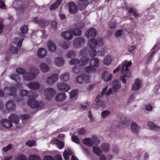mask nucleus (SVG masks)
Listing matches in <instances>:
<instances>
[{
  "label": "nucleus",
  "instance_id": "f257e3e1",
  "mask_svg": "<svg viewBox=\"0 0 160 160\" xmlns=\"http://www.w3.org/2000/svg\"><path fill=\"white\" fill-rule=\"evenodd\" d=\"M132 64L131 61H124L122 63L121 69V73L120 79L122 83L125 84L126 82V80L130 77L131 74L128 69V67Z\"/></svg>",
  "mask_w": 160,
  "mask_h": 160
},
{
  "label": "nucleus",
  "instance_id": "f03ea898",
  "mask_svg": "<svg viewBox=\"0 0 160 160\" xmlns=\"http://www.w3.org/2000/svg\"><path fill=\"white\" fill-rule=\"evenodd\" d=\"M23 39L22 38L20 39L18 38H15L13 42L10 47V50L11 53H17L18 50L20 48Z\"/></svg>",
  "mask_w": 160,
  "mask_h": 160
},
{
  "label": "nucleus",
  "instance_id": "7ed1b4c3",
  "mask_svg": "<svg viewBox=\"0 0 160 160\" xmlns=\"http://www.w3.org/2000/svg\"><path fill=\"white\" fill-rule=\"evenodd\" d=\"M30 73L23 75V79L29 81L34 79L36 76L39 73V70L34 68H31L29 69Z\"/></svg>",
  "mask_w": 160,
  "mask_h": 160
},
{
  "label": "nucleus",
  "instance_id": "20e7f679",
  "mask_svg": "<svg viewBox=\"0 0 160 160\" xmlns=\"http://www.w3.org/2000/svg\"><path fill=\"white\" fill-rule=\"evenodd\" d=\"M85 43V40L84 38L80 37L75 38L73 42L74 47L77 48H79L84 46Z\"/></svg>",
  "mask_w": 160,
  "mask_h": 160
},
{
  "label": "nucleus",
  "instance_id": "39448f33",
  "mask_svg": "<svg viewBox=\"0 0 160 160\" xmlns=\"http://www.w3.org/2000/svg\"><path fill=\"white\" fill-rule=\"evenodd\" d=\"M56 93V91L53 89L51 88H48L45 90L44 95L47 99L49 100L53 97Z\"/></svg>",
  "mask_w": 160,
  "mask_h": 160
},
{
  "label": "nucleus",
  "instance_id": "423d86ee",
  "mask_svg": "<svg viewBox=\"0 0 160 160\" xmlns=\"http://www.w3.org/2000/svg\"><path fill=\"white\" fill-rule=\"evenodd\" d=\"M4 92L7 95L14 96L16 94V90L13 87H6L4 88Z\"/></svg>",
  "mask_w": 160,
  "mask_h": 160
},
{
  "label": "nucleus",
  "instance_id": "0eeeda50",
  "mask_svg": "<svg viewBox=\"0 0 160 160\" xmlns=\"http://www.w3.org/2000/svg\"><path fill=\"white\" fill-rule=\"evenodd\" d=\"M97 34V32L95 29L91 28L87 30L86 33V37L89 39H92L95 38Z\"/></svg>",
  "mask_w": 160,
  "mask_h": 160
},
{
  "label": "nucleus",
  "instance_id": "6e6552de",
  "mask_svg": "<svg viewBox=\"0 0 160 160\" xmlns=\"http://www.w3.org/2000/svg\"><path fill=\"white\" fill-rule=\"evenodd\" d=\"M62 36L65 39L71 40L73 38V34L70 31V29L68 31H65L61 32Z\"/></svg>",
  "mask_w": 160,
  "mask_h": 160
},
{
  "label": "nucleus",
  "instance_id": "1a4fd4ad",
  "mask_svg": "<svg viewBox=\"0 0 160 160\" xmlns=\"http://www.w3.org/2000/svg\"><path fill=\"white\" fill-rule=\"evenodd\" d=\"M58 88L60 90L64 92L68 91L70 88V86L65 83H58L57 85Z\"/></svg>",
  "mask_w": 160,
  "mask_h": 160
},
{
  "label": "nucleus",
  "instance_id": "9d476101",
  "mask_svg": "<svg viewBox=\"0 0 160 160\" xmlns=\"http://www.w3.org/2000/svg\"><path fill=\"white\" fill-rule=\"evenodd\" d=\"M58 75L57 74H53L47 78L46 82L49 85L52 84L58 80Z\"/></svg>",
  "mask_w": 160,
  "mask_h": 160
},
{
  "label": "nucleus",
  "instance_id": "9b49d317",
  "mask_svg": "<svg viewBox=\"0 0 160 160\" xmlns=\"http://www.w3.org/2000/svg\"><path fill=\"white\" fill-rule=\"evenodd\" d=\"M28 105L32 108H36L39 106L38 102L34 99H30L27 102Z\"/></svg>",
  "mask_w": 160,
  "mask_h": 160
},
{
  "label": "nucleus",
  "instance_id": "f8f14e48",
  "mask_svg": "<svg viewBox=\"0 0 160 160\" xmlns=\"http://www.w3.org/2000/svg\"><path fill=\"white\" fill-rule=\"evenodd\" d=\"M68 9L69 12L71 13H75L78 10L77 6L72 2L68 3Z\"/></svg>",
  "mask_w": 160,
  "mask_h": 160
},
{
  "label": "nucleus",
  "instance_id": "ddd939ff",
  "mask_svg": "<svg viewBox=\"0 0 160 160\" xmlns=\"http://www.w3.org/2000/svg\"><path fill=\"white\" fill-rule=\"evenodd\" d=\"M65 62L64 59L61 57H56L54 60L55 64L59 67L63 66L65 63Z\"/></svg>",
  "mask_w": 160,
  "mask_h": 160
},
{
  "label": "nucleus",
  "instance_id": "4468645a",
  "mask_svg": "<svg viewBox=\"0 0 160 160\" xmlns=\"http://www.w3.org/2000/svg\"><path fill=\"white\" fill-rule=\"evenodd\" d=\"M35 22L38 23L42 27H45L49 24V22L45 20L40 19L38 17H35L33 19Z\"/></svg>",
  "mask_w": 160,
  "mask_h": 160
},
{
  "label": "nucleus",
  "instance_id": "2eb2a0df",
  "mask_svg": "<svg viewBox=\"0 0 160 160\" xmlns=\"http://www.w3.org/2000/svg\"><path fill=\"white\" fill-rule=\"evenodd\" d=\"M30 89L36 90L39 89L40 87V83L37 82H32L26 85Z\"/></svg>",
  "mask_w": 160,
  "mask_h": 160
},
{
  "label": "nucleus",
  "instance_id": "dca6fc26",
  "mask_svg": "<svg viewBox=\"0 0 160 160\" xmlns=\"http://www.w3.org/2000/svg\"><path fill=\"white\" fill-rule=\"evenodd\" d=\"M112 77V74L107 71L104 72L102 76V79L105 82L110 80Z\"/></svg>",
  "mask_w": 160,
  "mask_h": 160
},
{
  "label": "nucleus",
  "instance_id": "f3484780",
  "mask_svg": "<svg viewBox=\"0 0 160 160\" xmlns=\"http://www.w3.org/2000/svg\"><path fill=\"white\" fill-rule=\"evenodd\" d=\"M28 30V27L26 25L22 26L20 29V33L19 34V36L20 38L18 37L20 39L22 38L24 39V37L25 36V34L26 33Z\"/></svg>",
  "mask_w": 160,
  "mask_h": 160
},
{
  "label": "nucleus",
  "instance_id": "a211bd4d",
  "mask_svg": "<svg viewBox=\"0 0 160 160\" xmlns=\"http://www.w3.org/2000/svg\"><path fill=\"white\" fill-rule=\"evenodd\" d=\"M48 49L51 52H54L57 48L56 46L52 41H49L47 42Z\"/></svg>",
  "mask_w": 160,
  "mask_h": 160
},
{
  "label": "nucleus",
  "instance_id": "6ab92c4d",
  "mask_svg": "<svg viewBox=\"0 0 160 160\" xmlns=\"http://www.w3.org/2000/svg\"><path fill=\"white\" fill-rule=\"evenodd\" d=\"M66 97V96L65 93L60 92L57 95L55 98V99L56 101L60 102L64 100Z\"/></svg>",
  "mask_w": 160,
  "mask_h": 160
},
{
  "label": "nucleus",
  "instance_id": "aec40b11",
  "mask_svg": "<svg viewBox=\"0 0 160 160\" xmlns=\"http://www.w3.org/2000/svg\"><path fill=\"white\" fill-rule=\"evenodd\" d=\"M141 81L138 79H137L134 84L132 85V89L134 91L138 90L141 87Z\"/></svg>",
  "mask_w": 160,
  "mask_h": 160
},
{
  "label": "nucleus",
  "instance_id": "412c9836",
  "mask_svg": "<svg viewBox=\"0 0 160 160\" xmlns=\"http://www.w3.org/2000/svg\"><path fill=\"white\" fill-rule=\"evenodd\" d=\"M147 124L150 129L153 130H158L160 129V127L155 125L152 122L148 121L147 122Z\"/></svg>",
  "mask_w": 160,
  "mask_h": 160
},
{
  "label": "nucleus",
  "instance_id": "4be33fe9",
  "mask_svg": "<svg viewBox=\"0 0 160 160\" xmlns=\"http://www.w3.org/2000/svg\"><path fill=\"white\" fill-rule=\"evenodd\" d=\"M6 106L7 109L9 111H12L15 108V105L12 100H10L7 102Z\"/></svg>",
  "mask_w": 160,
  "mask_h": 160
},
{
  "label": "nucleus",
  "instance_id": "5701e85b",
  "mask_svg": "<svg viewBox=\"0 0 160 160\" xmlns=\"http://www.w3.org/2000/svg\"><path fill=\"white\" fill-rule=\"evenodd\" d=\"M73 152L70 148H68L67 150H65L63 152V156L64 158L66 160H68L69 158V155H72Z\"/></svg>",
  "mask_w": 160,
  "mask_h": 160
},
{
  "label": "nucleus",
  "instance_id": "b1692460",
  "mask_svg": "<svg viewBox=\"0 0 160 160\" xmlns=\"http://www.w3.org/2000/svg\"><path fill=\"white\" fill-rule=\"evenodd\" d=\"M90 65L94 68L98 67L99 65L98 59L96 58H93L90 60Z\"/></svg>",
  "mask_w": 160,
  "mask_h": 160
},
{
  "label": "nucleus",
  "instance_id": "393cba45",
  "mask_svg": "<svg viewBox=\"0 0 160 160\" xmlns=\"http://www.w3.org/2000/svg\"><path fill=\"white\" fill-rule=\"evenodd\" d=\"M9 119L14 123L18 124L19 121V118L16 114H12L9 117Z\"/></svg>",
  "mask_w": 160,
  "mask_h": 160
},
{
  "label": "nucleus",
  "instance_id": "a878e982",
  "mask_svg": "<svg viewBox=\"0 0 160 160\" xmlns=\"http://www.w3.org/2000/svg\"><path fill=\"white\" fill-rule=\"evenodd\" d=\"M131 128L132 131L136 134H138L140 127L135 122H133L132 123Z\"/></svg>",
  "mask_w": 160,
  "mask_h": 160
},
{
  "label": "nucleus",
  "instance_id": "bb28decb",
  "mask_svg": "<svg viewBox=\"0 0 160 160\" xmlns=\"http://www.w3.org/2000/svg\"><path fill=\"white\" fill-rule=\"evenodd\" d=\"M2 125L6 128H10L12 126L11 122L7 119H3L1 121Z\"/></svg>",
  "mask_w": 160,
  "mask_h": 160
},
{
  "label": "nucleus",
  "instance_id": "cd10ccee",
  "mask_svg": "<svg viewBox=\"0 0 160 160\" xmlns=\"http://www.w3.org/2000/svg\"><path fill=\"white\" fill-rule=\"evenodd\" d=\"M80 2L79 3V7L81 10L84 9L88 3V0H79Z\"/></svg>",
  "mask_w": 160,
  "mask_h": 160
},
{
  "label": "nucleus",
  "instance_id": "c85d7f7f",
  "mask_svg": "<svg viewBox=\"0 0 160 160\" xmlns=\"http://www.w3.org/2000/svg\"><path fill=\"white\" fill-rule=\"evenodd\" d=\"M47 53V51L45 49L40 48L38 51V55L40 58H43L46 55Z\"/></svg>",
  "mask_w": 160,
  "mask_h": 160
},
{
  "label": "nucleus",
  "instance_id": "c756f323",
  "mask_svg": "<svg viewBox=\"0 0 160 160\" xmlns=\"http://www.w3.org/2000/svg\"><path fill=\"white\" fill-rule=\"evenodd\" d=\"M43 160H62V156L58 155L55 156V158L51 156H46L44 157Z\"/></svg>",
  "mask_w": 160,
  "mask_h": 160
},
{
  "label": "nucleus",
  "instance_id": "7c9ffc66",
  "mask_svg": "<svg viewBox=\"0 0 160 160\" xmlns=\"http://www.w3.org/2000/svg\"><path fill=\"white\" fill-rule=\"evenodd\" d=\"M70 74L68 72H64L60 76V79L62 81H67L69 78Z\"/></svg>",
  "mask_w": 160,
  "mask_h": 160
},
{
  "label": "nucleus",
  "instance_id": "2f4dec72",
  "mask_svg": "<svg viewBox=\"0 0 160 160\" xmlns=\"http://www.w3.org/2000/svg\"><path fill=\"white\" fill-rule=\"evenodd\" d=\"M39 67L41 70L44 72H48L49 70V67L47 64L42 62L39 65Z\"/></svg>",
  "mask_w": 160,
  "mask_h": 160
},
{
  "label": "nucleus",
  "instance_id": "473e14b6",
  "mask_svg": "<svg viewBox=\"0 0 160 160\" xmlns=\"http://www.w3.org/2000/svg\"><path fill=\"white\" fill-rule=\"evenodd\" d=\"M112 60V56L110 55H107L104 58L103 62L104 64L108 65L110 64Z\"/></svg>",
  "mask_w": 160,
  "mask_h": 160
},
{
  "label": "nucleus",
  "instance_id": "72a5a7b5",
  "mask_svg": "<svg viewBox=\"0 0 160 160\" xmlns=\"http://www.w3.org/2000/svg\"><path fill=\"white\" fill-rule=\"evenodd\" d=\"M88 43L91 49H95L97 45V41L94 39H92L89 40Z\"/></svg>",
  "mask_w": 160,
  "mask_h": 160
},
{
  "label": "nucleus",
  "instance_id": "f704fd0d",
  "mask_svg": "<svg viewBox=\"0 0 160 160\" xmlns=\"http://www.w3.org/2000/svg\"><path fill=\"white\" fill-rule=\"evenodd\" d=\"M112 88L115 91L119 89L121 87V84L118 80H115L112 83Z\"/></svg>",
  "mask_w": 160,
  "mask_h": 160
},
{
  "label": "nucleus",
  "instance_id": "c9c22d12",
  "mask_svg": "<svg viewBox=\"0 0 160 160\" xmlns=\"http://www.w3.org/2000/svg\"><path fill=\"white\" fill-rule=\"evenodd\" d=\"M84 70L86 73L89 74L95 73L96 72V68L91 66L86 67L84 68Z\"/></svg>",
  "mask_w": 160,
  "mask_h": 160
},
{
  "label": "nucleus",
  "instance_id": "e433bc0d",
  "mask_svg": "<svg viewBox=\"0 0 160 160\" xmlns=\"http://www.w3.org/2000/svg\"><path fill=\"white\" fill-rule=\"evenodd\" d=\"M110 147V145L108 143H103L101 145L102 150L105 152H107L109 150Z\"/></svg>",
  "mask_w": 160,
  "mask_h": 160
},
{
  "label": "nucleus",
  "instance_id": "4c0bfd02",
  "mask_svg": "<svg viewBox=\"0 0 160 160\" xmlns=\"http://www.w3.org/2000/svg\"><path fill=\"white\" fill-rule=\"evenodd\" d=\"M70 31L72 32L73 35H74L75 36H80L82 33V31L77 28H71Z\"/></svg>",
  "mask_w": 160,
  "mask_h": 160
},
{
  "label": "nucleus",
  "instance_id": "58836bf2",
  "mask_svg": "<svg viewBox=\"0 0 160 160\" xmlns=\"http://www.w3.org/2000/svg\"><path fill=\"white\" fill-rule=\"evenodd\" d=\"M83 143L89 147H91L93 145V142L92 138H86L83 140Z\"/></svg>",
  "mask_w": 160,
  "mask_h": 160
},
{
  "label": "nucleus",
  "instance_id": "ea45409f",
  "mask_svg": "<svg viewBox=\"0 0 160 160\" xmlns=\"http://www.w3.org/2000/svg\"><path fill=\"white\" fill-rule=\"evenodd\" d=\"M89 58L87 57H82L80 61V64L81 66H85L87 65L89 61Z\"/></svg>",
  "mask_w": 160,
  "mask_h": 160
},
{
  "label": "nucleus",
  "instance_id": "a19ab883",
  "mask_svg": "<svg viewBox=\"0 0 160 160\" xmlns=\"http://www.w3.org/2000/svg\"><path fill=\"white\" fill-rule=\"evenodd\" d=\"M62 0H57L55 3L51 5L50 9L52 10L57 8L61 3Z\"/></svg>",
  "mask_w": 160,
  "mask_h": 160
},
{
  "label": "nucleus",
  "instance_id": "79ce46f5",
  "mask_svg": "<svg viewBox=\"0 0 160 160\" xmlns=\"http://www.w3.org/2000/svg\"><path fill=\"white\" fill-rule=\"evenodd\" d=\"M62 0H57L55 3L51 5L50 9L52 10L57 8L61 3Z\"/></svg>",
  "mask_w": 160,
  "mask_h": 160
},
{
  "label": "nucleus",
  "instance_id": "37998d69",
  "mask_svg": "<svg viewBox=\"0 0 160 160\" xmlns=\"http://www.w3.org/2000/svg\"><path fill=\"white\" fill-rule=\"evenodd\" d=\"M76 55V52L74 51L70 50L68 52L66 56L68 58H71L75 57Z\"/></svg>",
  "mask_w": 160,
  "mask_h": 160
},
{
  "label": "nucleus",
  "instance_id": "c03bdc74",
  "mask_svg": "<svg viewBox=\"0 0 160 160\" xmlns=\"http://www.w3.org/2000/svg\"><path fill=\"white\" fill-rule=\"evenodd\" d=\"M84 83H89L91 82V76L89 74L86 75L84 74Z\"/></svg>",
  "mask_w": 160,
  "mask_h": 160
},
{
  "label": "nucleus",
  "instance_id": "a18cd8bd",
  "mask_svg": "<svg viewBox=\"0 0 160 160\" xmlns=\"http://www.w3.org/2000/svg\"><path fill=\"white\" fill-rule=\"evenodd\" d=\"M91 138L92 140V142H93V145L95 144L96 145H98L100 143V141L96 135H92Z\"/></svg>",
  "mask_w": 160,
  "mask_h": 160
},
{
  "label": "nucleus",
  "instance_id": "49530a36",
  "mask_svg": "<svg viewBox=\"0 0 160 160\" xmlns=\"http://www.w3.org/2000/svg\"><path fill=\"white\" fill-rule=\"evenodd\" d=\"M111 114V112L108 110H104L101 113V117L102 118L105 119Z\"/></svg>",
  "mask_w": 160,
  "mask_h": 160
},
{
  "label": "nucleus",
  "instance_id": "de8ad7c7",
  "mask_svg": "<svg viewBox=\"0 0 160 160\" xmlns=\"http://www.w3.org/2000/svg\"><path fill=\"white\" fill-rule=\"evenodd\" d=\"M84 74H81L78 76L76 78V81L78 83L82 84L84 83Z\"/></svg>",
  "mask_w": 160,
  "mask_h": 160
},
{
  "label": "nucleus",
  "instance_id": "09e8293b",
  "mask_svg": "<svg viewBox=\"0 0 160 160\" xmlns=\"http://www.w3.org/2000/svg\"><path fill=\"white\" fill-rule=\"evenodd\" d=\"M92 149L94 152L98 155H100L102 153V151L99 147L93 146L92 148Z\"/></svg>",
  "mask_w": 160,
  "mask_h": 160
},
{
  "label": "nucleus",
  "instance_id": "8fccbe9b",
  "mask_svg": "<svg viewBox=\"0 0 160 160\" xmlns=\"http://www.w3.org/2000/svg\"><path fill=\"white\" fill-rule=\"evenodd\" d=\"M88 51V48L85 47L82 48L80 52V55L81 57H85L84 56L87 55Z\"/></svg>",
  "mask_w": 160,
  "mask_h": 160
},
{
  "label": "nucleus",
  "instance_id": "3c124183",
  "mask_svg": "<svg viewBox=\"0 0 160 160\" xmlns=\"http://www.w3.org/2000/svg\"><path fill=\"white\" fill-rule=\"evenodd\" d=\"M157 51H153L151 53H148L146 57V62H147L151 60L154 54Z\"/></svg>",
  "mask_w": 160,
  "mask_h": 160
},
{
  "label": "nucleus",
  "instance_id": "603ef678",
  "mask_svg": "<svg viewBox=\"0 0 160 160\" xmlns=\"http://www.w3.org/2000/svg\"><path fill=\"white\" fill-rule=\"evenodd\" d=\"M28 160H41L40 158L36 154H31L28 157Z\"/></svg>",
  "mask_w": 160,
  "mask_h": 160
},
{
  "label": "nucleus",
  "instance_id": "864d4df0",
  "mask_svg": "<svg viewBox=\"0 0 160 160\" xmlns=\"http://www.w3.org/2000/svg\"><path fill=\"white\" fill-rule=\"evenodd\" d=\"M10 78L16 81L17 82H19L20 81L21 78L17 74H12L10 76Z\"/></svg>",
  "mask_w": 160,
  "mask_h": 160
},
{
  "label": "nucleus",
  "instance_id": "5fc2aeb1",
  "mask_svg": "<svg viewBox=\"0 0 160 160\" xmlns=\"http://www.w3.org/2000/svg\"><path fill=\"white\" fill-rule=\"evenodd\" d=\"M88 52L89 55L92 57H95L98 53L95 49H91V50L88 51Z\"/></svg>",
  "mask_w": 160,
  "mask_h": 160
},
{
  "label": "nucleus",
  "instance_id": "6e6d98bb",
  "mask_svg": "<svg viewBox=\"0 0 160 160\" xmlns=\"http://www.w3.org/2000/svg\"><path fill=\"white\" fill-rule=\"evenodd\" d=\"M128 12L130 14L132 13L133 14L134 16L137 18L139 16V14L138 13L136 10L133 8H130L128 11Z\"/></svg>",
  "mask_w": 160,
  "mask_h": 160
},
{
  "label": "nucleus",
  "instance_id": "4d7b16f0",
  "mask_svg": "<svg viewBox=\"0 0 160 160\" xmlns=\"http://www.w3.org/2000/svg\"><path fill=\"white\" fill-rule=\"evenodd\" d=\"M108 89V86L105 87L103 89L102 93H99L97 97V98L98 99L101 98L103 94H106V95L107 91Z\"/></svg>",
  "mask_w": 160,
  "mask_h": 160
},
{
  "label": "nucleus",
  "instance_id": "13d9d810",
  "mask_svg": "<svg viewBox=\"0 0 160 160\" xmlns=\"http://www.w3.org/2000/svg\"><path fill=\"white\" fill-rule=\"evenodd\" d=\"M80 60L79 59L77 58L72 59L69 62L70 64L72 65H76L79 63L80 64Z\"/></svg>",
  "mask_w": 160,
  "mask_h": 160
},
{
  "label": "nucleus",
  "instance_id": "bf43d9fd",
  "mask_svg": "<svg viewBox=\"0 0 160 160\" xmlns=\"http://www.w3.org/2000/svg\"><path fill=\"white\" fill-rule=\"evenodd\" d=\"M106 52V49L105 48H102L98 51V56H103Z\"/></svg>",
  "mask_w": 160,
  "mask_h": 160
},
{
  "label": "nucleus",
  "instance_id": "052dcab7",
  "mask_svg": "<svg viewBox=\"0 0 160 160\" xmlns=\"http://www.w3.org/2000/svg\"><path fill=\"white\" fill-rule=\"evenodd\" d=\"M56 144L57 147L59 149H61L64 147V143L59 140H57Z\"/></svg>",
  "mask_w": 160,
  "mask_h": 160
},
{
  "label": "nucleus",
  "instance_id": "680f3d73",
  "mask_svg": "<svg viewBox=\"0 0 160 160\" xmlns=\"http://www.w3.org/2000/svg\"><path fill=\"white\" fill-rule=\"evenodd\" d=\"M17 160H27L26 157L22 154H20L17 156L16 157Z\"/></svg>",
  "mask_w": 160,
  "mask_h": 160
},
{
  "label": "nucleus",
  "instance_id": "e2e57ef3",
  "mask_svg": "<svg viewBox=\"0 0 160 160\" xmlns=\"http://www.w3.org/2000/svg\"><path fill=\"white\" fill-rule=\"evenodd\" d=\"M52 28L54 30H57L58 28V23L55 21H53L51 22Z\"/></svg>",
  "mask_w": 160,
  "mask_h": 160
},
{
  "label": "nucleus",
  "instance_id": "0e129e2a",
  "mask_svg": "<svg viewBox=\"0 0 160 160\" xmlns=\"http://www.w3.org/2000/svg\"><path fill=\"white\" fill-rule=\"evenodd\" d=\"M100 98H99L97 99L96 98V104L98 105L99 107H104L105 106V102L102 101H99V99Z\"/></svg>",
  "mask_w": 160,
  "mask_h": 160
},
{
  "label": "nucleus",
  "instance_id": "69168bd1",
  "mask_svg": "<svg viewBox=\"0 0 160 160\" xmlns=\"http://www.w3.org/2000/svg\"><path fill=\"white\" fill-rule=\"evenodd\" d=\"M16 72L19 74H22L23 76V75L24 74H28L27 73H25V71L24 70L21 68H18L16 70Z\"/></svg>",
  "mask_w": 160,
  "mask_h": 160
},
{
  "label": "nucleus",
  "instance_id": "338daca9",
  "mask_svg": "<svg viewBox=\"0 0 160 160\" xmlns=\"http://www.w3.org/2000/svg\"><path fill=\"white\" fill-rule=\"evenodd\" d=\"M85 24L84 22H80L77 23L76 24V27L78 28H82L85 26Z\"/></svg>",
  "mask_w": 160,
  "mask_h": 160
},
{
  "label": "nucleus",
  "instance_id": "774afa93",
  "mask_svg": "<svg viewBox=\"0 0 160 160\" xmlns=\"http://www.w3.org/2000/svg\"><path fill=\"white\" fill-rule=\"evenodd\" d=\"M28 93V91L25 89H22L20 91V95L21 96H26Z\"/></svg>",
  "mask_w": 160,
  "mask_h": 160
}]
</instances>
